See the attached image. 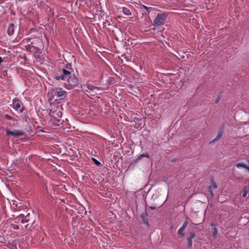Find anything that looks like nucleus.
<instances>
[{
	"mask_svg": "<svg viewBox=\"0 0 249 249\" xmlns=\"http://www.w3.org/2000/svg\"><path fill=\"white\" fill-rule=\"evenodd\" d=\"M62 74L54 76V78L58 81H64L63 85L67 89H72L78 85V78L71 71L64 68L62 69Z\"/></svg>",
	"mask_w": 249,
	"mask_h": 249,
	"instance_id": "obj_1",
	"label": "nucleus"
},
{
	"mask_svg": "<svg viewBox=\"0 0 249 249\" xmlns=\"http://www.w3.org/2000/svg\"><path fill=\"white\" fill-rule=\"evenodd\" d=\"M167 16L168 14L165 12L158 14L153 21L154 25L156 26H160L164 25Z\"/></svg>",
	"mask_w": 249,
	"mask_h": 249,
	"instance_id": "obj_2",
	"label": "nucleus"
},
{
	"mask_svg": "<svg viewBox=\"0 0 249 249\" xmlns=\"http://www.w3.org/2000/svg\"><path fill=\"white\" fill-rule=\"evenodd\" d=\"M82 91L85 92H90V91H93L94 89H98V87H95L93 85L86 84V85H83L82 87Z\"/></svg>",
	"mask_w": 249,
	"mask_h": 249,
	"instance_id": "obj_3",
	"label": "nucleus"
},
{
	"mask_svg": "<svg viewBox=\"0 0 249 249\" xmlns=\"http://www.w3.org/2000/svg\"><path fill=\"white\" fill-rule=\"evenodd\" d=\"M6 133L7 135H11L16 137L22 136L24 134V132L22 131L18 130H14L13 131L7 130L6 131Z\"/></svg>",
	"mask_w": 249,
	"mask_h": 249,
	"instance_id": "obj_4",
	"label": "nucleus"
},
{
	"mask_svg": "<svg viewBox=\"0 0 249 249\" xmlns=\"http://www.w3.org/2000/svg\"><path fill=\"white\" fill-rule=\"evenodd\" d=\"M31 214L30 213H27L26 215L24 214H20L18 217V220H20L22 223L29 222L30 220Z\"/></svg>",
	"mask_w": 249,
	"mask_h": 249,
	"instance_id": "obj_5",
	"label": "nucleus"
},
{
	"mask_svg": "<svg viewBox=\"0 0 249 249\" xmlns=\"http://www.w3.org/2000/svg\"><path fill=\"white\" fill-rule=\"evenodd\" d=\"M62 116V113L60 111H58L53 114V115L51 116V119L52 120H54V121L59 123L61 120L60 119L61 118Z\"/></svg>",
	"mask_w": 249,
	"mask_h": 249,
	"instance_id": "obj_6",
	"label": "nucleus"
},
{
	"mask_svg": "<svg viewBox=\"0 0 249 249\" xmlns=\"http://www.w3.org/2000/svg\"><path fill=\"white\" fill-rule=\"evenodd\" d=\"M188 218L186 219V220L184 222L181 227L180 228V229L178 230V233L181 236L184 235V233L183 232V231L185 229V228L187 227L188 222Z\"/></svg>",
	"mask_w": 249,
	"mask_h": 249,
	"instance_id": "obj_7",
	"label": "nucleus"
},
{
	"mask_svg": "<svg viewBox=\"0 0 249 249\" xmlns=\"http://www.w3.org/2000/svg\"><path fill=\"white\" fill-rule=\"evenodd\" d=\"M196 237V234L194 232H190L188 237V248H191L193 245V239Z\"/></svg>",
	"mask_w": 249,
	"mask_h": 249,
	"instance_id": "obj_8",
	"label": "nucleus"
},
{
	"mask_svg": "<svg viewBox=\"0 0 249 249\" xmlns=\"http://www.w3.org/2000/svg\"><path fill=\"white\" fill-rule=\"evenodd\" d=\"M122 12L126 16L132 15V9L129 7H124L122 8Z\"/></svg>",
	"mask_w": 249,
	"mask_h": 249,
	"instance_id": "obj_9",
	"label": "nucleus"
},
{
	"mask_svg": "<svg viewBox=\"0 0 249 249\" xmlns=\"http://www.w3.org/2000/svg\"><path fill=\"white\" fill-rule=\"evenodd\" d=\"M14 25L11 23L9 25L7 29V34L9 36H12L14 33Z\"/></svg>",
	"mask_w": 249,
	"mask_h": 249,
	"instance_id": "obj_10",
	"label": "nucleus"
},
{
	"mask_svg": "<svg viewBox=\"0 0 249 249\" xmlns=\"http://www.w3.org/2000/svg\"><path fill=\"white\" fill-rule=\"evenodd\" d=\"M66 94V92L65 90L60 89L59 90L56 92V95L58 97H62L65 96Z\"/></svg>",
	"mask_w": 249,
	"mask_h": 249,
	"instance_id": "obj_11",
	"label": "nucleus"
},
{
	"mask_svg": "<svg viewBox=\"0 0 249 249\" xmlns=\"http://www.w3.org/2000/svg\"><path fill=\"white\" fill-rule=\"evenodd\" d=\"M223 136V133L221 131H219L217 134V135L216 136V137L212 141L210 142V143H212L213 142H214L217 141H218L219 140H220L222 137Z\"/></svg>",
	"mask_w": 249,
	"mask_h": 249,
	"instance_id": "obj_12",
	"label": "nucleus"
},
{
	"mask_svg": "<svg viewBox=\"0 0 249 249\" xmlns=\"http://www.w3.org/2000/svg\"><path fill=\"white\" fill-rule=\"evenodd\" d=\"M143 157H145V158H149V155L148 154V153H145V154H141L139 156H138L137 157V158L136 159V161H139V160H140Z\"/></svg>",
	"mask_w": 249,
	"mask_h": 249,
	"instance_id": "obj_13",
	"label": "nucleus"
},
{
	"mask_svg": "<svg viewBox=\"0 0 249 249\" xmlns=\"http://www.w3.org/2000/svg\"><path fill=\"white\" fill-rule=\"evenodd\" d=\"M146 214V213L142 214L141 215V217L143 221V224L147 226H148L149 225H148V220L145 218Z\"/></svg>",
	"mask_w": 249,
	"mask_h": 249,
	"instance_id": "obj_14",
	"label": "nucleus"
},
{
	"mask_svg": "<svg viewBox=\"0 0 249 249\" xmlns=\"http://www.w3.org/2000/svg\"><path fill=\"white\" fill-rule=\"evenodd\" d=\"M217 232L218 231L217 228H216L215 227H213L212 229V234L213 238H216Z\"/></svg>",
	"mask_w": 249,
	"mask_h": 249,
	"instance_id": "obj_15",
	"label": "nucleus"
},
{
	"mask_svg": "<svg viewBox=\"0 0 249 249\" xmlns=\"http://www.w3.org/2000/svg\"><path fill=\"white\" fill-rule=\"evenodd\" d=\"M12 102L14 105L13 108L14 109L17 110L18 109H19L21 107V105H20V103H16V102L15 101V100H13Z\"/></svg>",
	"mask_w": 249,
	"mask_h": 249,
	"instance_id": "obj_16",
	"label": "nucleus"
},
{
	"mask_svg": "<svg viewBox=\"0 0 249 249\" xmlns=\"http://www.w3.org/2000/svg\"><path fill=\"white\" fill-rule=\"evenodd\" d=\"M91 160L96 166L100 167L102 165L101 162L99 161L98 160H97L96 159L92 158Z\"/></svg>",
	"mask_w": 249,
	"mask_h": 249,
	"instance_id": "obj_17",
	"label": "nucleus"
},
{
	"mask_svg": "<svg viewBox=\"0 0 249 249\" xmlns=\"http://www.w3.org/2000/svg\"><path fill=\"white\" fill-rule=\"evenodd\" d=\"M236 167L240 168V167H244L245 168H247V165L243 163H238L236 164Z\"/></svg>",
	"mask_w": 249,
	"mask_h": 249,
	"instance_id": "obj_18",
	"label": "nucleus"
},
{
	"mask_svg": "<svg viewBox=\"0 0 249 249\" xmlns=\"http://www.w3.org/2000/svg\"><path fill=\"white\" fill-rule=\"evenodd\" d=\"M3 84L5 85H9L11 84V80L10 78H7L3 81Z\"/></svg>",
	"mask_w": 249,
	"mask_h": 249,
	"instance_id": "obj_19",
	"label": "nucleus"
},
{
	"mask_svg": "<svg viewBox=\"0 0 249 249\" xmlns=\"http://www.w3.org/2000/svg\"><path fill=\"white\" fill-rule=\"evenodd\" d=\"M5 116V118L7 120H8L9 121H13V122L15 121L14 118H13L12 117H11V116H10L9 115L6 114Z\"/></svg>",
	"mask_w": 249,
	"mask_h": 249,
	"instance_id": "obj_20",
	"label": "nucleus"
},
{
	"mask_svg": "<svg viewBox=\"0 0 249 249\" xmlns=\"http://www.w3.org/2000/svg\"><path fill=\"white\" fill-rule=\"evenodd\" d=\"M211 185H212V188L213 189H215L217 188V185H216V183L213 181H212Z\"/></svg>",
	"mask_w": 249,
	"mask_h": 249,
	"instance_id": "obj_21",
	"label": "nucleus"
},
{
	"mask_svg": "<svg viewBox=\"0 0 249 249\" xmlns=\"http://www.w3.org/2000/svg\"><path fill=\"white\" fill-rule=\"evenodd\" d=\"M220 98H221V97H220V96L219 95V96H218V97L215 99V103L216 104H217V103L219 102V101H220Z\"/></svg>",
	"mask_w": 249,
	"mask_h": 249,
	"instance_id": "obj_22",
	"label": "nucleus"
},
{
	"mask_svg": "<svg viewBox=\"0 0 249 249\" xmlns=\"http://www.w3.org/2000/svg\"><path fill=\"white\" fill-rule=\"evenodd\" d=\"M247 193H248V192L246 190H244L243 192V194H242V196L243 197H245L247 195Z\"/></svg>",
	"mask_w": 249,
	"mask_h": 249,
	"instance_id": "obj_23",
	"label": "nucleus"
},
{
	"mask_svg": "<svg viewBox=\"0 0 249 249\" xmlns=\"http://www.w3.org/2000/svg\"><path fill=\"white\" fill-rule=\"evenodd\" d=\"M71 65H67L66 66V70H68L69 71L70 70H71Z\"/></svg>",
	"mask_w": 249,
	"mask_h": 249,
	"instance_id": "obj_24",
	"label": "nucleus"
},
{
	"mask_svg": "<svg viewBox=\"0 0 249 249\" xmlns=\"http://www.w3.org/2000/svg\"><path fill=\"white\" fill-rule=\"evenodd\" d=\"M103 28L106 27L107 26V21L103 23Z\"/></svg>",
	"mask_w": 249,
	"mask_h": 249,
	"instance_id": "obj_25",
	"label": "nucleus"
},
{
	"mask_svg": "<svg viewBox=\"0 0 249 249\" xmlns=\"http://www.w3.org/2000/svg\"><path fill=\"white\" fill-rule=\"evenodd\" d=\"M4 61V59L1 57L0 56V64L3 62Z\"/></svg>",
	"mask_w": 249,
	"mask_h": 249,
	"instance_id": "obj_26",
	"label": "nucleus"
},
{
	"mask_svg": "<svg viewBox=\"0 0 249 249\" xmlns=\"http://www.w3.org/2000/svg\"><path fill=\"white\" fill-rule=\"evenodd\" d=\"M24 107H22V108L20 109V110H19V112H20V113H22V112L24 111Z\"/></svg>",
	"mask_w": 249,
	"mask_h": 249,
	"instance_id": "obj_27",
	"label": "nucleus"
},
{
	"mask_svg": "<svg viewBox=\"0 0 249 249\" xmlns=\"http://www.w3.org/2000/svg\"><path fill=\"white\" fill-rule=\"evenodd\" d=\"M150 209H151V210H154L156 209V207H154V206H150Z\"/></svg>",
	"mask_w": 249,
	"mask_h": 249,
	"instance_id": "obj_28",
	"label": "nucleus"
},
{
	"mask_svg": "<svg viewBox=\"0 0 249 249\" xmlns=\"http://www.w3.org/2000/svg\"><path fill=\"white\" fill-rule=\"evenodd\" d=\"M210 193L211 194V196H213V191H211H211H210Z\"/></svg>",
	"mask_w": 249,
	"mask_h": 249,
	"instance_id": "obj_29",
	"label": "nucleus"
},
{
	"mask_svg": "<svg viewBox=\"0 0 249 249\" xmlns=\"http://www.w3.org/2000/svg\"><path fill=\"white\" fill-rule=\"evenodd\" d=\"M14 229H16V230H18V229L19 228H18V226H16V227H14Z\"/></svg>",
	"mask_w": 249,
	"mask_h": 249,
	"instance_id": "obj_30",
	"label": "nucleus"
},
{
	"mask_svg": "<svg viewBox=\"0 0 249 249\" xmlns=\"http://www.w3.org/2000/svg\"><path fill=\"white\" fill-rule=\"evenodd\" d=\"M145 9L147 10V8L146 7H145Z\"/></svg>",
	"mask_w": 249,
	"mask_h": 249,
	"instance_id": "obj_31",
	"label": "nucleus"
},
{
	"mask_svg": "<svg viewBox=\"0 0 249 249\" xmlns=\"http://www.w3.org/2000/svg\"><path fill=\"white\" fill-rule=\"evenodd\" d=\"M214 226V224H212V225H211V226Z\"/></svg>",
	"mask_w": 249,
	"mask_h": 249,
	"instance_id": "obj_32",
	"label": "nucleus"
}]
</instances>
